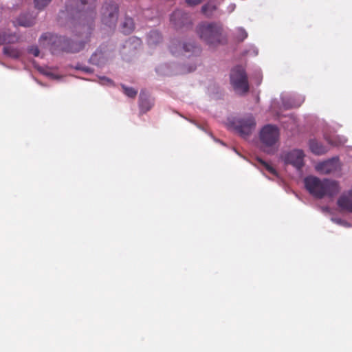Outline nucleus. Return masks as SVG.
Segmentation results:
<instances>
[{
  "label": "nucleus",
  "instance_id": "obj_11",
  "mask_svg": "<svg viewBox=\"0 0 352 352\" xmlns=\"http://www.w3.org/2000/svg\"><path fill=\"white\" fill-rule=\"evenodd\" d=\"M153 106V101L151 100L144 92L141 91L139 100L140 112L142 113H145L148 111Z\"/></svg>",
  "mask_w": 352,
  "mask_h": 352
},
{
  "label": "nucleus",
  "instance_id": "obj_12",
  "mask_svg": "<svg viewBox=\"0 0 352 352\" xmlns=\"http://www.w3.org/2000/svg\"><path fill=\"white\" fill-rule=\"evenodd\" d=\"M309 146L311 151L317 155L325 154L328 151L327 147L322 145L320 142L315 139L309 140Z\"/></svg>",
  "mask_w": 352,
  "mask_h": 352
},
{
  "label": "nucleus",
  "instance_id": "obj_1",
  "mask_svg": "<svg viewBox=\"0 0 352 352\" xmlns=\"http://www.w3.org/2000/svg\"><path fill=\"white\" fill-rule=\"evenodd\" d=\"M76 28L79 32L74 39L58 36L51 33H44L39 38V43L43 47H49L52 54H58L61 52L76 53L82 50L91 37V28L86 23H78Z\"/></svg>",
  "mask_w": 352,
  "mask_h": 352
},
{
  "label": "nucleus",
  "instance_id": "obj_27",
  "mask_svg": "<svg viewBox=\"0 0 352 352\" xmlns=\"http://www.w3.org/2000/svg\"><path fill=\"white\" fill-rule=\"evenodd\" d=\"M18 24L21 25V26H24V27H30V25L32 23H18Z\"/></svg>",
  "mask_w": 352,
  "mask_h": 352
},
{
  "label": "nucleus",
  "instance_id": "obj_25",
  "mask_svg": "<svg viewBox=\"0 0 352 352\" xmlns=\"http://www.w3.org/2000/svg\"><path fill=\"white\" fill-rule=\"evenodd\" d=\"M100 82L102 85H113L112 80L104 76L100 78Z\"/></svg>",
  "mask_w": 352,
  "mask_h": 352
},
{
  "label": "nucleus",
  "instance_id": "obj_8",
  "mask_svg": "<svg viewBox=\"0 0 352 352\" xmlns=\"http://www.w3.org/2000/svg\"><path fill=\"white\" fill-rule=\"evenodd\" d=\"M304 153L301 150H293L287 153V164L300 170L304 165Z\"/></svg>",
  "mask_w": 352,
  "mask_h": 352
},
{
  "label": "nucleus",
  "instance_id": "obj_22",
  "mask_svg": "<svg viewBox=\"0 0 352 352\" xmlns=\"http://www.w3.org/2000/svg\"><path fill=\"white\" fill-rule=\"evenodd\" d=\"M52 0H34V4L38 9H42L47 6Z\"/></svg>",
  "mask_w": 352,
  "mask_h": 352
},
{
  "label": "nucleus",
  "instance_id": "obj_3",
  "mask_svg": "<svg viewBox=\"0 0 352 352\" xmlns=\"http://www.w3.org/2000/svg\"><path fill=\"white\" fill-rule=\"evenodd\" d=\"M279 140L278 128L276 125L266 124L259 132L258 148L267 155H274L279 148Z\"/></svg>",
  "mask_w": 352,
  "mask_h": 352
},
{
  "label": "nucleus",
  "instance_id": "obj_16",
  "mask_svg": "<svg viewBox=\"0 0 352 352\" xmlns=\"http://www.w3.org/2000/svg\"><path fill=\"white\" fill-rule=\"evenodd\" d=\"M162 40V36L157 31H151L148 36V42L150 44H157Z\"/></svg>",
  "mask_w": 352,
  "mask_h": 352
},
{
  "label": "nucleus",
  "instance_id": "obj_17",
  "mask_svg": "<svg viewBox=\"0 0 352 352\" xmlns=\"http://www.w3.org/2000/svg\"><path fill=\"white\" fill-rule=\"evenodd\" d=\"M3 53H4V54H6L10 57L14 58H17L20 56L19 51L14 47H10V46L3 47Z\"/></svg>",
  "mask_w": 352,
  "mask_h": 352
},
{
  "label": "nucleus",
  "instance_id": "obj_14",
  "mask_svg": "<svg viewBox=\"0 0 352 352\" xmlns=\"http://www.w3.org/2000/svg\"><path fill=\"white\" fill-rule=\"evenodd\" d=\"M305 98L300 95L291 94L287 97V109L298 108L303 103Z\"/></svg>",
  "mask_w": 352,
  "mask_h": 352
},
{
  "label": "nucleus",
  "instance_id": "obj_15",
  "mask_svg": "<svg viewBox=\"0 0 352 352\" xmlns=\"http://www.w3.org/2000/svg\"><path fill=\"white\" fill-rule=\"evenodd\" d=\"M183 49L185 52H192L194 55H198L201 52V49L194 43H186L183 45Z\"/></svg>",
  "mask_w": 352,
  "mask_h": 352
},
{
  "label": "nucleus",
  "instance_id": "obj_33",
  "mask_svg": "<svg viewBox=\"0 0 352 352\" xmlns=\"http://www.w3.org/2000/svg\"><path fill=\"white\" fill-rule=\"evenodd\" d=\"M329 141V142L331 144H333V143L332 142H331L330 140H327Z\"/></svg>",
  "mask_w": 352,
  "mask_h": 352
},
{
  "label": "nucleus",
  "instance_id": "obj_6",
  "mask_svg": "<svg viewBox=\"0 0 352 352\" xmlns=\"http://www.w3.org/2000/svg\"><path fill=\"white\" fill-rule=\"evenodd\" d=\"M234 130L243 138H248L256 127V121L252 115L235 119L232 122Z\"/></svg>",
  "mask_w": 352,
  "mask_h": 352
},
{
  "label": "nucleus",
  "instance_id": "obj_23",
  "mask_svg": "<svg viewBox=\"0 0 352 352\" xmlns=\"http://www.w3.org/2000/svg\"><path fill=\"white\" fill-rule=\"evenodd\" d=\"M28 52L37 57L40 54V50L37 46H31L28 48Z\"/></svg>",
  "mask_w": 352,
  "mask_h": 352
},
{
  "label": "nucleus",
  "instance_id": "obj_30",
  "mask_svg": "<svg viewBox=\"0 0 352 352\" xmlns=\"http://www.w3.org/2000/svg\"><path fill=\"white\" fill-rule=\"evenodd\" d=\"M30 20V19H25L24 21H19V22L20 23H22V22H28V21Z\"/></svg>",
  "mask_w": 352,
  "mask_h": 352
},
{
  "label": "nucleus",
  "instance_id": "obj_13",
  "mask_svg": "<svg viewBox=\"0 0 352 352\" xmlns=\"http://www.w3.org/2000/svg\"><path fill=\"white\" fill-rule=\"evenodd\" d=\"M217 6L216 0H210L202 6L201 12L206 16H212L217 12Z\"/></svg>",
  "mask_w": 352,
  "mask_h": 352
},
{
  "label": "nucleus",
  "instance_id": "obj_9",
  "mask_svg": "<svg viewBox=\"0 0 352 352\" xmlns=\"http://www.w3.org/2000/svg\"><path fill=\"white\" fill-rule=\"evenodd\" d=\"M338 166V160L333 158L323 162L318 163L316 166V170L323 174H329L336 170Z\"/></svg>",
  "mask_w": 352,
  "mask_h": 352
},
{
  "label": "nucleus",
  "instance_id": "obj_5",
  "mask_svg": "<svg viewBox=\"0 0 352 352\" xmlns=\"http://www.w3.org/2000/svg\"><path fill=\"white\" fill-rule=\"evenodd\" d=\"M230 84L236 93L240 95L248 92L250 86L245 70L241 66L234 67L230 74Z\"/></svg>",
  "mask_w": 352,
  "mask_h": 352
},
{
  "label": "nucleus",
  "instance_id": "obj_29",
  "mask_svg": "<svg viewBox=\"0 0 352 352\" xmlns=\"http://www.w3.org/2000/svg\"><path fill=\"white\" fill-rule=\"evenodd\" d=\"M234 8H235V6H234V5H231V6H230V11L234 10Z\"/></svg>",
  "mask_w": 352,
  "mask_h": 352
},
{
  "label": "nucleus",
  "instance_id": "obj_28",
  "mask_svg": "<svg viewBox=\"0 0 352 352\" xmlns=\"http://www.w3.org/2000/svg\"><path fill=\"white\" fill-rule=\"evenodd\" d=\"M288 118H289V119H291V120H293L295 122V120H294V118L292 116H289H289H287V123L289 122V120H288Z\"/></svg>",
  "mask_w": 352,
  "mask_h": 352
},
{
  "label": "nucleus",
  "instance_id": "obj_18",
  "mask_svg": "<svg viewBox=\"0 0 352 352\" xmlns=\"http://www.w3.org/2000/svg\"><path fill=\"white\" fill-rule=\"evenodd\" d=\"M122 88L125 95L129 98H134L138 94V91L132 87H128L124 85H122Z\"/></svg>",
  "mask_w": 352,
  "mask_h": 352
},
{
  "label": "nucleus",
  "instance_id": "obj_2",
  "mask_svg": "<svg viewBox=\"0 0 352 352\" xmlns=\"http://www.w3.org/2000/svg\"><path fill=\"white\" fill-rule=\"evenodd\" d=\"M304 184L307 190L318 199L333 197L340 191L338 183L333 180L320 179L316 177L309 176L305 178Z\"/></svg>",
  "mask_w": 352,
  "mask_h": 352
},
{
  "label": "nucleus",
  "instance_id": "obj_7",
  "mask_svg": "<svg viewBox=\"0 0 352 352\" xmlns=\"http://www.w3.org/2000/svg\"><path fill=\"white\" fill-rule=\"evenodd\" d=\"M118 8L115 3H105L100 10L102 20L105 22H113L118 19Z\"/></svg>",
  "mask_w": 352,
  "mask_h": 352
},
{
  "label": "nucleus",
  "instance_id": "obj_19",
  "mask_svg": "<svg viewBox=\"0 0 352 352\" xmlns=\"http://www.w3.org/2000/svg\"><path fill=\"white\" fill-rule=\"evenodd\" d=\"M257 160L269 173H270L274 175H277L276 170L271 165H270L269 164H267L266 162H265L264 160H263L261 158H258Z\"/></svg>",
  "mask_w": 352,
  "mask_h": 352
},
{
  "label": "nucleus",
  "instance_id": "obj_24",
  "mask_svg": "<svg viewBox=\"0 0 352 352\" xmlns=\"http://www.w3.org/2000/svg\"><path fill=\"white\" fill-rule=\"evenodd\" d=\"M204 0H186V3L190 6H195L200 4Z\"/></svg>",
  "mask_w": 352,
  "mask_h": 352
},
{
  "label": "nucleus",
  "instance_id": "obj_32",
  "mask_svg": "<svg viewBox=\"0 0 352 352\" xmlns=\"http://www.w3.org/2000/svg\"><path fill=\"white\" fill-rule=\"evenodd\" d=\"M282 160H284L285 162H286V158L284 159L283 157H282Z\"/></svg>",
  "mask_w": 352,
  "mask_h": 352
},
{
  "label": "nucleus",
  "instance_id": "obj_31",
  "mask_svg": "<svg viewBox=\"0 0 352 352\" xmlns=\"http://www.w3.org/2000/svg\"><path fill=\"white\" fill-rule=\"evenodd\" d=\"M175 14H178V15H179V14H180V12H179V11H177V12H176Z\"/></svg>",
  "mask_w": 352,
  "mask_h": 352
},
{
  "label": "nucleus",
  "instance_id": "obj_20",
  "mask_svg": "<svg viewBox=\"0 0 352 352\" xmlns=\"http://www.w3.org/2000/svg\"><path fill=\"white\" fill-rule=\"evenodd\" d=\"M248 37V33L246 31L240 28L237 30V32L236 34V38L239 42L243 41Z\"/></svg>",
  "mask_w": 352,
  "mask_h": 352
},
{
  "label": "nucleus",
  "instance_id": "obj_21",
  "mask_svg": "<svg viewBox=\"0 0 352 352\" xmlns=\"http://www.w3.org/2000/svg\"><path fill=\"white\" fill-rule=\"evenodd\" d=\"M134 28H135L134 23H122V30L123 33L125 34H129L133 32V30H134Z\"/></svg>",
  "mask_w": 352,
  "mask_h": 352
},
{
  "label": "nucleus",
  "instance_id": "obj_26",
  "mask_svg": "<svg viewBox=\"0 0 352 352\" xmlns=\"http://www.w3.org/2000/svg\"><path fill=\"white\" fill-rule=\"evenodd\" d=\"M7 41V35L4 32H0V45H3Z\"/></svg>",
  "mask_w": 352,
  "mask_h": 352
},
{
  "label": "nucleus",
  "instance_id": "obj_10",
  "mask_svg": "<svg viewBox=\"0 0 352 352\" xmlns=\"http://www.w3.org/2000/svg\"><path fill=\"white\" fill-rule=\"evenodd\" d=\"M337 204L341 210L352 213V190L343 193L338 198Z\"/></svg>",
  "mask_w": 352,
  "mask_h": 352
},
{
  "label": "nucleus",
  "instance_id": "obj_4",
  "mask_svg": "<svg viewBox=\"0 0 352 352\" xmlns=\"http://www.w3.org/2000/svg\"><path fill=\"white\" fill-rule=\"evenodd\" d=\"M217 24L201 23L197 28L200 38L209 45L215 46L227 42L221 28Z\"/></svg>",
  "mask_w": 352,
  "mask_h": 352
}]
</instances>
